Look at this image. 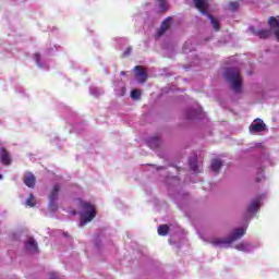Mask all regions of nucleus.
Listing matches in <instances>:
<instances>
[{
  "label": "nucleus",
  "mask_w": 279,
  "mask_h": 279,
  "mask_svg": "<svg viewBox=\"0 0 279 279\" xmlns=\"http://www.w3.org/2000/svg\"><path fill=\"white\" fill-rule=\"evenodd\" d=\"M197 117V111H193L192 116H187V119H195Z\"/></svg>",
  "instance_id": "obj_29"
},
{
  "label": "nucleus",
  "mask_w": 279,
  "mask_h": 279,
  "mask_svg": "<svg viewBox=\"0 0 279 279\" xmlns=\"http://www.w3.org/2000/svg\"><path fill=\"white\" fill-rule=\"evenodd\" d=\"M80 207L82 208L81 211V228H84L86 223H90L95 217H97V209H95V205L83 201L82 198L77 199Z\"/></svg>",
  "instance_id": "obj_2"
},
{
  "label": "nucleus",
  "mask_w": 279,
  "mask_h": 279,
  "mask_svg": "<svg viewBox=\"0 0 279 279\" xmlns=\"http://www.w3.org/2000/svg\"><path fill=\"white\" fill-rule=\"evenodd\" d=\"M267 130V124L263 122L260 119H255L253 123L250 125V132L253 134H258V132H265Z\"/></svg>",
  "instance_id": "obj_4"
},
{
  "label": "nucleus",
  "mask_w": 279,
  "mask_h": 279,
  "mask_svg": "<svg viewBox=\"0 0 279 279\" xmlns=\"http://www.w3.org/2000/svg\"><path fill=\"white\" fill-rule=\"evenodd\" d=\"M60 195V186L58 184L53 185L50 194L48 195L49 202H58Z\"/></svg>",
  "instance_id": "obj_14"
},
{
  "label": "nucleus",
  "mask_w": 279,
  "mask_h": 279,
  "mask_svg": "<svg viewBox=\"0 0 279 279\" xmlns=\"http://www.w3.org/2000/svg\"><path fill=\"white\" fill-rule=\"evenodd\" d=\"M257 182H260V179H259V178H257Z\"/></svg>",
  "instance_id": "obj_33"
},
{
  "label": "nucleus",
  "mask_w": 279,
  "mask_h": 279,
  "mask_svg": "<svg viewBox=\"0 0 279 279\" xmlns=\"http://www.w3.org/2000/svg\"><path fill=\"white\" fill-rule=\"evenodd\" d=\"M210 167L211 171H214L215 173H219V170L221 169V167H223V162L220 159H213Z\"/></svg>",
  "instance_id": "obj_16"
},
{
  "label": "nucleus",
  "mask_w": 279,
  "mask_h": 279,
  "mask_svg": "<svg viewBox=\"0 0 279 279\" xmlns=\"http://www.w3.org/2000/svg\"><path fill=\"white\" fill-rule=\"evenodd\" d=\"M268 25L275 32V36L279 41V17L270 16L268 20Z\"/></svg>",
  "instance_id": "obj_8"
},
{
  "label": "nucleus",
  "mask_w": 279,
  "mask_h": 279,
  "mask_svg": "<svg viewBox=\"0 0 279 279\" xmlns=\"http://www.w3.org/2000/svg\"><path fill=\"white\" fill-rule=\"evenodd\" d=\"M34 59H35V61L37 62V64H40V53L36 52V53L34 54Z\"/></svg>",
  "instance_id": "obj_27"
},
{
  "label": "nucleus",
  "mask_w": 279,
  "mask_h": 279,
  "mask_svg": "<svg viewBox=\"0 0 279 279\" xmlns=\"http://www.w3.org/2000/svg\"><path fill=\"white\" fill-rule=\"evenodd\" d=\"M195 8L198 9L199 12H202L205 16H208V2L205 0H194Z\"/></svg>",
  "instance_id": "obj_9"
},
{
  "label": "nucleus",
  "mask_w": 279,
  "mask_h": 279,
  "mask_svg": "<svg viewBox=\"0 0 279 279\" xmlns=\"http://www.w3.org/2000/svg\"><path fill=\"white\" fill-rule=\"evenodd\" d=\"M245 236V229L236 228L234 229L229 238L220 239L213 238L209 240V243L214 245V247H226L227 245H232L234 241H239V239H243Z\"/></svg>",
  "instance_id": "obj_1"
},
{
  "label": "nucleus",
  "mask_w": 279,
  "mask_h": 279,
  "mask_svg": "<svg viewBox=\"0 0 279 279\" xmlns=\"http://www.w3.org/2000/svg\"><path fill=\"white\" fill-rule=\"evenodd\" d=\"M171 27V17H167L157 31V38H160Z\"/></svg>",
  "instance_id": "obj_11"
},
{
  "label": "nucleus",
  "mask_w": 279,
  "mask_h": 279,
  "mask_svg": "<svg viewBox=\"0 0 279 279\" xmlns=\"http://www.w3.org/2000/svg\"><path fill=\"white\" fill-rule=\"evenodd\" d=\"M271 29L274 28L270 27V29L256 31L254 29V27H251V32L254 34V36H257L262 40H267V38H271Z\"/></svg>",
  "instance_id": "obj_7"
},
{
  "label": "nucleus",
  "mask_w": 279,
  "mask_h": 279,
  "mask_svg": "<svg viewBox=\"0 0 279 279\" xmlns=\"http://www.w3.org/2000/svg\"><path fill=\"white\" fill-rule=\"evenodd\" d=\"M190 169L194 171V173H199V167L197 166V158L190 159Z\"/></svg>",
  "instance_id": "obj_18"
},
{
  "label": "nucleus",
  "mask_w": 279,
  "mask_h": 279,
  "mask_svg": "<svg viewBox=\"0 0 279 279\" xmlns=\"http://www.w3.org/2000/svg\"><path fill=\"white\" fill-rule=\"evenodd\" d=\"M26 206H29L31 208H34V206H36V197L33 193L28 194V198L26 199Z\"/></svg>",
  "instance_id": "obj_20"
},
{
  "label": "nucleus",
  "mask_w": 279,
  "mask_h": 279,
  "mask_svg": "<svg viewBox=\"0 0 279 279\" xmlns=\"http://www.w3.org/2000/svg\"><path fill=\"white\" fill-rule=\"evenodd\" d=\"M0 162L4 167H10V165H12V156L10 155V151L5 149V147L0 148Z\"/></svg>",
  "instance_id": "obj_6"
},
{
  "label": "nucleus",
  "mask_w": 279,
  "mask_h": 279,
  "mask_svg": "<svg viewBox=\"0 0 279 279\" xmlns=\"http://www.w3.org/2000/svg\"><path fill=\"white\" fill-rule=\"evenodd\" d=\"M159 8L161 10H167V0H159Z\"/></svg>",
  "instance_id": "obj_25"
},
{
  "label": "nucleus",
  "mask_w": 279,
  "mask_h": 279,
  "mask_svg": "<svg viewBox=\"0 0 279 279\" xmlns=\"http://www.w3.org/2000/svg\"><path fill=\"white\" fill-rule=\"evenodd\" d=\"M236 250H239L240 252H245L247 250V246L244 243H240L236 246Z\"/></svg>",
  "instance_id": "obj_24"
},
{
  "label": "nucleus",
  "mask_w": 279,
  "mask_h": 279,
  "mask_svg": "<svg viewBox=\"0 0 279 279\" xmlns=\"http://www.w3.org/2000/svg\"><path fill=\"white\" fill-rule=\"evenodd\" d=\"M130 53H132V47H128L123 53V58H128V56H130Z\"/></svg>",
  "instance_id": "obj_26"
},
{
  "label": "nucleus",
  "mask_w": 279,
  "mask_h": 279,
  "mask_svg": "<svg viewBox=\"0 0 279 279\" xmlns=\"http://www.w3.org/2000/svg\"><path fill=\"white\" fill-rule=\"evenodd\" d=\"M147 145L150 149H158V147H160V137L158 135L150 137L147 141Z\"/></svg>",
  "instance_id": "obj_15"
},
{
  "label": "nucleus",
  "mask_w": 279,
  "mask_h": 279,
  "mask_svg": "<svg viewBox=\"0 0 279 279\" xmlns=\"http://www.w3.org/2000/svg\"><path fill=\"white\" fill-rule=\"evenodd\" d=\"M0 180H3V174H0Z\"/></svg>",
  "instance_id": "obj_31"
},
{
  "label": "nucleus",
  "mask_w": 279,
  "mask_h": 279,
  "mask_svg": "<svg viewBox=\"0 0 279 279\" xmlns=\"http://www.w3.org/2000/svg\"><path fill=\"white\" fill-rule=\"evenodd\" d=\"M25 248L27 250V252H38V242H36L34 238H29L25 242Z\"/></svg>",
  "instance_id": "obj_13"
},
{
  "label": "nucleus",
  "mask_w": 279,
  "mask_h": 279,
  "mask_svg": "<svg viewBox=\"0 0 279 279\" xmlns=\"http://www.w3.org/2000/svg\"><path fill=\"white\" fill-rule=\"evenodd\" d=\"M207 17L211 22V25L216 32H219L221 29V25L219 24V20L215 19L210 13L207 14Z\"/></svg>",
  "instance_id": "obj_17"
},
{
  "label": "nucleus",
  "mask_w": 279,
  "mask_h": 279,
  "mask_svg": "<svg viewBox=\"0 0 279 279\" xmlns=\"http://www.w3.org/2000/svg\"><path fill=\"white\" fill-rule=\"evenodd\" d=\"M229 10L231 12H236L239 10V2H229Z\"/></svg>",
  "instance_id": "obj_21"
},
{
  "label": "nucleus",
  "mask_w": 279,
  "mask_h": 279,
  "mask_svg": "<svg viewBox=\"0 0 279 279\" xmlns=\"http://www.w3.org/2000/svg\"><path fill=\"white\" fill-rule=\"evenodd\" d=\"M134 71H135V77L137 82H140V84H145L148 77L147 71L145 70V68L143 65H136L134 66Z\"/></svg>",
  "instance_id": "obj_5"
},
{
  "label": "nucleus",
  "mask_w": 279,
  "mask_h": 279,
  "mask_svg": "<svg viewBox=\"0 0 279 279\" xmlns=\"http://www.w3.org/2000/svg\"><path fill=\"white\" fill-rule=\"evenodd\" d=\"M226 80L231 84V88L235 93L242 92L243 78L235 68H228L223 73Z\"/></svg>",
  "instance_id": "obj_3"
},
{
  "label": "nucleus",
  "mask_w": 279,
  "mask_h": 279,
  "mask_svg": "<svg viewBox=\"0 0 279 279\" xmlns=\"http://www.w3.org/2000/svg\"><path fill=\"white\" fill-rule=\"evenodd\" d=\"M157 232L159 236H167V234H169V227L167 225H160Z\"/></svg>",
  "instance_id": "obj_19"
},
{
  "label": "nucleus",
  "mask_w": 279,
  "mask_h": 279,
  "mask_svg": "<svg viewBox=\"0 0 279 279\" xmlns=\"http://www.w3.org/2000/svg\"><path fill=\"white\" fill-rule=\"evenodd\" d=\"M131 98H132V99H141V90H138V89H133V90L131 92Z\"/></svg>",
  "instance_id": "obj_22"
},
{
  "label": "nucleus",
  "mask_w": 279,
  "mask_h": 279,
  "mask_svg": "<svg viewBox=\"0 0 279 279\" xmlns=\"http://www.w3.org/2000/svg\"><path fill=\"white\" fill-rule=\"evenodd\" d=\"M49 278H50V279H60V276H58L57 272H50V274H49Z\"/></svg>",
  "instance_id": "obj_28"
},
{
  "label": "nucleus",
  "mask_w": 279,
  "mask_h": 279,
  "mask_svg": "<svg viewBox=\"0 0 279 279\" xmlns=\"http://www.w3.org/2000/svg\"><path fill=\"white\" fill-rule=\"evenodd\" d=\"M72 215H77V211H76V210H73V211H72Z\"/></svg>",
  "instance_id": "obj_30"
},
{
  "label": "nucleus",
  "mask_w": 279,
  "mask_h": 279,
  "mask_svg": "<svg viewBox=\"0 0 279 279\" xmlns=\"http://www.w3.org/2000/svg\"><path fill=\"white\" fill-rule=\"evenodd\" d=\"M24 184L28 186V189H34V186H36V175L32 172L24 174Z\"/></svg>",
  "instance_id": "obj_10"
},
{
  "label": "nucleus",
  "mask_w": 279,
  "mask_h": 279,
  "mask_svg": "<svg viewBox=\"0 0 279 279\" xmlns=\"http://www.w3.org/2000/svg\"><path fill=\"white\" fill-rule=\"evenodd\" d=\"M121 75H125V72H124V71H122V72H121Z\"/></svg>",
  "instance_id": "obj_32"
},
{
  "label": "nucleus",
  "mask_w": 279,
  "mask_h": 279,
  "mask_svg": "<svg viewBox=\"0 0 279 279\" xmlns=\"http://www.w3.org/2000/svg\"><path fill=\"white\" fill-rule=\"evenodd\" d=\"M260 208V198H255L251 202L247 213L248 215H252L254 213H258V209Z\"/></svg>",
  "instance_id": "obj_12"
},
{
  "label": "nucleus",
  "mask_w": 279,
  "mask_h": 279,
  "mask_svg": "<svg viewBox=\"0 0 279 279\" xmlns=\"http://www.w3.org/2000/svg\"><path fill=\"white\" fill-rule=\"evenodd\" d=\"M49 210L56 213L58 210V204L56 202H49Z\"/></svg>",
  "instance_id": "obj_23"
}]
</instances>
